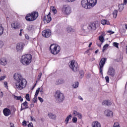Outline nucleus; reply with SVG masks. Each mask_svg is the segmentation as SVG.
<instances>
[{"label":"nucleus","mask_w":127,"mask_h":127,"mask_svg":"<svg viewBox=\"0 0 127 127\" xmlns=\"http://www.w3.org/2000/svg\"><path fill=\"white\" fill-rule=\"evenodd\" d=\"M11 27L12 29H19L20 28V24L17 21H15L11 24Z\"/></svg>","instance_id":"ddd939ff"},{"label":"nucleus","mask_w":127,"mask_h":127,"mask_svg":"<svg viewBox=\"0 0 127 127\" xmlns=\"http://www.w3.org/2000/svg\"><path fill=\"white\" fill-rule=\"evenodd\" d=\"M113 17L116 18L118 15V10H115L113 12Z\"/></svg>","instance_id":"c85d7f7f"},{"label":"nucleus","mask_w":127,"mask_h":127,"mask_svg":"<svg viewBox=\"0 0 127 127\" xmlns=\"http://www.w3.org/2000/svg\"><path fill=\"white\" fill-rule=\"evenodd\" d=\"M13 78L15 80V86L17 90H22L23 88L26 87L27 81L26 79L22 78L20 74L15 73Z\"/></svg>","instance_id":"f257e3e1"},{"label":"nucleus","mask_w":127,"mask_h":127,"mask_svg":"<svg viewBox=\"0 0 127 127\" xmlns=\"http://www.w3.org/2000/svg\"><path fill=\"white\" fill-rule=\"evenodd\" d=\"M0 97H1V98L3 97V93H2V92H0Z\"/></svg>","instance_id":"6e6d98bb"},{"label":"nucleus","mask_w":127,"mask_h":127,"mask_svg":"<svg viewBox=\"0 0 127 127\" xmlns=\"http://www.w3.org/2000/svg\"><path fill=\"white\" fill-rule=\"evenodd\" d=\"M3 42L0 41V48H2V47L3 46Z\"/></svg>","instance_id":"49530a36"},{"label":"nucleus","mask_w":127,"mask_h":127,"mask_svg":"<svg viewBox=\"0 0 127 127\" xmlns=\"http://www.w3.org/2000/svg\"><path fill=\"white\" fill-rule=\"evenodd\" d=\"M40 91V93H42V94H43V88H41Z\"/></svg>","instance_id":"680f3d73"},{"label":"nucleus","mask_w":127,"mask_h":127,"mask_svg":"<svg viewBox=\"0 0 127 127\" xmlns=\"http://www.w3.org/2000/svg\"><path fill=\"white\" fill-rule=\"evenodd\" d=\"M22 125L23 127H26V121H25V120H24L22 123Z\"/></svg>","instance_id":"de8ad7c7"},{"label":"nucleus","mask_w":127,"mask_h":127,"mask_svg":"<svg viewBox=\"0 0 127 127\" xmlns=\"http://www.w3.org/2000/svg\"><path fill=\"white\" fill-rule=\"evenodd\" d=\"M38 17V12H32L27 14L25 18L27 21H33Z\"/></svg>","instance_id":"20e7f679"},{"label":"nucleus","mask_w":127,"mask_h":127,"mask_svg":"<svg viewBox=\"0 0 127 127\" xmlns=\"http://www.w3.org/2000/svg\"><path fill=\"white\" fill-rule=\"evenodd\" d=\"M50 50L52 54H53L54 55H57V54H58V53L60 52L61 48H60V46L58 45L52 44L50 47Z\"/></svg>","instance_id":"39448f33"},{"label":"nucleus","mask_w":127,"mask_h":127,"mask_svg":"<svg viewBox=\"0 0 127 127\" xmlns=\"http://www.w3.org/2000/svg\"><path fill=\"white\" fill-rule=\"evenodd\" d=\"M113 127H120V124L119 123H114Z\"/></svg>","instance_id":"c03bdc74"},{"label":"nucleus","mask_w":127,"mask_h":127,"mask_svg":"<svg viewBox=\"0 0 127 127\" xmlns=\"http://www.w3.org/2000/svg\"><path fill=\"white\" fill-rule=\"evenodd\" d=\"M67 1H69V2H70V1H75V0H66Z\"/></svg>","instance_id":"0e129e2a"},{"label":"nucleus","mask_w":127,"mask_h":127,"mask_svg":"<svg viewBox=\"0 0 127 127\" xmlns=\"http://www.w3.org/2000/svg\"><path fill=\"white\" fill-rule=\"evenodd\" d=\"M12 96L15 100H16L17 101L20 100V102H23V99L21 98V96H17L15 95H13Z\"/></svg>","instance_id":"412c9836"},{"label":"nucleus","mask_w":127,"mask_h":127,"mask_svg":"<svg viewBox=\"0 0 127 127\" xmlns=\"http://www.w3.org/2000/svg\"><path fill=\"white\" fill-rule=\"evenodd\" d=\"M52 11L54 12V13H55V14L57 13V10H56V8H55L54 6L52 7Z\"/></svg>","instance_id":"58836bf2"},{"label":"nucleus","mask_w":127,"mask_h":127,"mask_svg":"<svg viewBox=\"0 0 127 127\" xmlns=\"http://www.w3.org/2000/svg\"><path fill=\"white\" fill-rule=\"evenodd\" d=\"M30 118H31V122H33V121H34V120L33 119V118L32 117V116H31Z\"/></svg>","instance_id":"e2e57ef3"},{"label":"nucleus","mask_w":127,"mask_h":127,"mask_svg":"<svg viewBox=\"0 0 127 127\" xmlns=\"http://www.w3.org/2000/svg\"><path fill=\"white\" fill-rule=\"evenodd\" d=\"M30 108H33V107H34V105L32 104H30Z\"/></svg>","instance_id":"052dcab7"},{"label":"nucleus","mask_w":127,"mask_h":127,"mask_svg":"<svg viewBox=\"0 0 127 127\" xmlns=\"http://www.w3.org/2000/svg\"><path fill=\"white\" fill-rule=\"evenodd\" d=\"M77 118L76 117H74L72 119V122L73 123H74V124H76V123H77Z\"/></svg>","instance_id":"a18cd8bd"},{"label":"nucleus","mask_w":127,"mask_h":127,"mask_svg":"<svg viewBox=\"0 0 127 127\" xmlns=\"http://www.w3.org/2000/svg\"><path fill=\"white\" fill-rule=\"evenodd\" d=\"M5 78V76H2L0 77V81H3V80H4V79Z\"/></svg>","instance_id":"8fccbe9b"},{"label":"nucleus","mask_w":127,"mask_h":127,"mask_svg":"<svg viewBox=\"0 0 127 127\" xmlns=\"http://www.w3.org/2000/svg\"><path fill=\"white\" fill-rule=\"evenodd\" d=\"M48 116L50 119H52V120H55L56 119V115L51 113H49Z\"/></svg>","instance_id":"393cba45"},{"label":"nucleus","mask_w":127,"mask_h":127,"mask_svg":"<svg viewBox=\"0 0 127 127\" xmlns=\"http://www.w3.org/2000/svg\"><path fill=\"white\" fill-rule=\"evenodd\" d=\"M69 66L70 69L74 72H78L79 71V65L76 61H71L69 63Z\"/></svg>","instance_id":"423d86ee"},{"label":"nucleus","mask_w":127,"mask_h":127,"mask_svg":"<svg viewBox=\"0 0 127 127\" xmlns=\"http://www.w3.org/2000/svg\"><path fill=\"white\" fill-rule=\"evenodd\" d=\"M42 35L44 37L48 38V37H50L51 36V30L50 29L45 30L42 32Z\"/></svg>","instance_id":"9d476101"},{"label":"nucleus","mask_w":127,"mask_h":127,"mask_svg":"<svg viewBox=\"0 0 127 127\" xmlns=\"http://www.w3.org/2000/svg\"><path fill=\"white\" fill-rule=\"evenodd\" d=\"M106 61H107V59L106 58H103L101 59L100 62H99V72L101 74V75H103V68H104V66L105 65V64H106Z\"/></svg>","instance_id":"1a4fd4ad"},{"label":"nucleus","mask_w":127,"mask_h":127,"mask_svg":"<svg viewBox=\"0 0 127 127\" xmlns=\"http://www.w3.org/2000/svg\"><path fill=\"white\" fill-rule=\"evenodd\" d=\"M33 27V26L31 25L27 27V29L29 30V31H31L32 30V28Z\"/></svg>","instance_id":"ea45409f"},{"label":"nucleus","mask_w":127,"mask_h":127,"mask_svg":"<svg viewBox=\"0 0 127 127\" xmlns=\"http://www.w3.org/2000/svg\"><path fill=\"white\" fill-rule=\"evenodd\" d=\"M107 47H109V44H106L105 45L103 46L102 52H105V50H106V48H107Z\"/></svg>","instance_id":"4c0bfd02"},{"label":"nucleus","mask_w":127,"mask_h":127,"mask_svg":"<svg viewBox=\"0 0 127 127\" xmlns=\"http://www.w3.org/2000/svg\"><path fill=\"white\" fill-rule=\"evenodd\" d=\"M10 127H14V125L12 123H10Z\"/></svg>","instance_id":"4d7b16f0"},{"label":"nucleus","mask_w":127,"mask_h":127,"mask_svg":"<svg viewBox=\"0 0 127 127\" xmlns=\"http://www.w3.org/2000/svg\"><path fill=\"white\" fill-rule=\"evenodd\" d=\"M67 31L68 32V33H69V32H72L74 31V30L72 28V27H68L67 28Z\"/></svg>","instance_id":"7c9ffc66"},{"label":"nucleus","mask_w":127,"mask_h":127,"mask_svg":"<svg viewBox=\"0 0 127 127\" xmlns=\"http://www.w3.org/2000/svg\"><path fill=\"white\" fill-rule=\"evenodd\" d=\"M22 105L25 107L23 108L22 106H21L20 111H23V110L28 109V102H27V101H25L23 104H22Z\"/></svg>","instance_id":"a211bd4d"},{"label":"nucleus","mask_w":127,"mask_h":127,"mask_svg":"<svg viewBox=\"0 0 127 127\" xmlns=\"http://www.w3.org/2000/svg\"><path fill=\"white\" fill-rule=\"evenodd\" d=\"M52 20L51 17L50 16V13L47 16V23H49L50 21Z\"/></svg>","instance_id":"cd10ccee"},{"label":"nucleus","mask_w":127,"mask_h":127,"mask_svg":"<svg viewBox=\"0 0 127 127\" xmlns=\"http://www.w3.org/2000/svg\"><path fill=\"white\" fill-rule=\"evenodd\" d=\"M91 46H92V42L90 43V44H89L88 47H91Z\"/></svg>","instance_id":"69168bd1"},{"label":"nucleus","mask_w":127,"mask_h":127,"mask_svg":"<svg viewBox=\"0 0 127 127\" xmlns=\"http://www.w3.org/2000/svg\"><path fill=\"white\" fill-rule=\"evenodd\" d=\"M32 59V56L31 54H28L24 55L21 57L20 62L23 65H29L31 63Z\"/></svg>","instance_id":"7ed1b4c3"},{"label":"nucleus","mask_w":127,"mask_h":127,"mask_svg":"<svg viewBox=\"0 0 127 127\" xmlns=\"http://www.w3.org/2000/svg\"><path fill=\"white\" fill-rule=\"evenodd\" d=\"M107 74L109 76H111V77H114L115 76V69L113 66H110L108 68V70L107 71Z\"/></svg>","instance_id":"f8f14e48"},{"label":"nucleus","mask_w":127,"mask_h":127,"mask_svg":"<svg viewBox=\"0 0 127 127\" xmlns=\"http://www.w3.org/2000/svg\"><path fill=\"white\" fill-rule=\"evenodd\" d=\"M3 113L5 117H8V116L10 115L11 114V112H10V110L8 108H5L3 110Z\"/></svg>","instance_id":"2eb2a0df"},{"label":"nucleus","mask_w":127,"mask_h":127,"mask_svg":"<svg viewBox=\"0 0 127 127\" xmlns=\"http://www.w3.org/2000/svg\"><path fill=\"white\" fill-rule=\"evenodd\" d=\"M47 17H46V16H44L43 17V21H45V20H47Z\"/></svg>","instance_id":"603ef678"},{"label":"nucleus","mask_w":127,"mask_h":127,"mask_svg":"<svg viewBox=\"0 0 127 127\" xmlns=\"http://www.w3.org/2000/svg\"><path fill=\"white\" fill-rule=\"evenodd\" d=\"M24 44L22 43H18L16 45V50L17 52H22Z\"/></svg>","instance_id":"9b49d317"},{"label":"nucleus","mask_w":127,"mask_h":127,"mask_svg":"<svg viewBox=\"0 0 127 127\" xmlns=\"http://www.w3.org/2000/svg\"><path fill=\"white\" fill-rule=\"evenodd\" d=\"M0 65H2L3 66H5V65L7 64V62L6 61V59H4V58H1L0 60Z\"/></svg>","instance_id":"6ab92c4d"},{"label":"nucleus","mask_w":127,"mask_h":127,"mask_svg":"<svg viewBox=\"0 0 127 127\" xmlns=\"http://www.w3.org/2000/svg\"><path fill=\"white\" fill-rule=\"evenodd\" d=\"M95 60V58H93L92 59H90V61H94Z\"/></svg>","instance_id":"774afa93"},{"label":"nucleus","mask_w":127,"mask_h":127,"mask_svg":"<svg viewBox=\"0 0 127 127\" xmlns=\"http://www.w3.org/2000/svg\"><path fill=\"white\" fill-rule=\"evenodd\" d=\"M113 46L116 47V48H119V43L117 42H114Z\"/></svg>","instance_id":"a19ab883"},{"label":"nucleus","mask_w":127,"mask_h":127,"mask_svg":"<svg viewBox=\"0 0 127 127\" xmlns=\"http://www.w3.org/2000/svg\"><path fill=\"white\" fill-rule=\"evenodd\" d=\"M33 103H36L37 102V96H34V98L33 99Z\"/></svg>","instance_id":"37998d69"},{"label":"nucleus","mask_w":127,"mask_h":127,"mask_svg":"<svg viewBox=\"0 0 127 127\" xmlns=\"http://www.w3.org/2000/svg\"><path fill=\"white\" fill-rule=\"evenodd\" d=\"M88 28L89 30H96V29H97V24L95 23L90 24Z\"/></svg>","instance_id":"4468645a"},{"label":"nucleus","mask_w":127,"mask_h":127,"mask_svg":"<svg viewBox=\"0 0 127 127\" xmlns=\"http://www.w3.org/2000/svg\"><path fill=\"white\" fill-rule=\"evenodd\" d=\"M71 118H72V115L70 114L65 119V123H66V125L68 124V123H69V120H71Z\"/></svg>","instance_id":"bb28decb"},{"label":"nucleus","mask_w":127,"mask_h":127,"mask_svg":"<svg viewBox=\"0 0 127 127\" xmlns=\"http://www.w3.org/2000/svg\"><path fill=\"white\" fill-rule=\"evenodd\" d=\"M97 0H82L81 5L86 9L91 8V6H95L97 4Z\"/></svg>","instance_id":"f03ea898"},{"label":"nucleus","mask_w":127,"mask_h":127,"mask_svg":"<svg viewBox=\"0 0 127 127\" xmlns=\"http://www.w3.org/2000/svg\"><path fill=\"white\" fill-rule=\"evenodd\" d=\"M127 0H124V4L122 3L119 5V9L120 12L123 11V9L124 8V4H127Z\"/></svg>","instance_id":"f3484780"},{"label":"nucleus","mask_w":127,"mask_h":127,"mask_svg":"<svg viewBox=\"0 0 127 127\" xmlns=\"http://www.w3.org/2000/svg\"><path fill=\"white\" fill-rule=\"evenodd\" d=\"M39 92H40V88H38V89L36 90L35 97H37L38 96V94H39Z\"/></svg>","instance_id":"e433bc0d"},{"label":"nucleus","mask_w":127,"mask_h":127,"mask_svg":"<svg viewBox=\"0 0 127 127\" xmlns=\"http://www.w3.org/2000/svg\"><path fill=\"white\" fill-rule=\"evenodd\" d=\"M108 33H110V34H114V33H115V32H113L112 31H108Z\"/></svg>","instance_id":"5fc2aeb1"},{"label":"nucleus","mask_w":127,"mask_h":127,"mask_svg":"<svg viewBox=\"0 0 127 127\" xmlns=\"http://www.w3.org/2000/svg\"><path fill=\"white\" fill-rule=\"evenodd\" d=\"M104 114L106 116V117H113L114 115V114L113 113V111L109 110H105Z\"/></svg>","instance_id":"dca6fc26"},{"label":"nucleus","mask_w":127,"mask_h":127,"mask_svg":"<svg viewBox=\"0 0 127 127\" xmlns=\"http://www.w3.org/2000/svg\"><path fill=\"white\" fill-rule=\"evenodd\" d=\"M55 97L58 103H62L65 99V96L59 91L56 92Z\"/></svg>","instance_id":"0eeeda50"},{"label":"nucleus","mask_w":127,"mask_h":127,"mask_svg":"<svg viewBox=\"0 0 127 127\" xmlns=\"http://www.w3.org/2000/svg\"><path fill=\"white\" fill-rule=\"evenodd\" d=\"M92 127H101V124L99 123L98 121H95L94 122H93L92 124Z\"/></svg>","instance_id":"4be33fe9"},{"label":"nucleus","mask_w":127,"mask_h":127,"mask_svg":"<svg viewBox=\"0 0 127 127\" xmlns=\"http://www.w3.org/2000/svg\"><path fill=\"white\" fill-rule=\"evenodd\" d=\"M79 74H80V78H83L84 77V71L83 70H80L79 71Z\"/></svg>","instance_id":"c9c22d12"},{"label":"nucleus","mask_w":127,"mask_h":127,"mask_svg":"<svg viewBox=\"0 0 127 127\" xmlns=\"http://www.w3.org/2000/svg\"><path fill=\"white\" fill-rule=\"evenodd\" d=\"M25 99L27 101H28V102L30 101V98L29 94H26Z\"/></svg>","instance_id":"2f4dec72"},{"label":"nucleus","mask_w":127,"mask_h":127,"mask_svg":"<svg viewBox=\"0 0 127 127\" xmlns=\"http://www.w3.org/2000/svg\"><path fill=\"white\" fill-rule=\"evenodd\" d=\"M72 9L71 7L68 4L64 5L62 8V12L64 14H70L71 12Z\"/></svg>","instance_id":"6e6552de"},{"label":"nucleus","mask_w":127,"mask_h":127,"mask_svg":"<svg viewBox=\"0 0 127 127\" xmlns=\"http://www.w3.org/2000/svg\"><path fill=\"white\" fill-rule=\"evenodd\" d=\"M105 80L106 81V83H109L110 82V77L108 76H106Z\"/></svg>","instance_id":"79ce46f5"},{"label":"nucleus","mask_w":127,"mask_h":127,"mask_svg":"<svg viewBox=\"0 0 127 127\" xmlns=\"http://www.w3.org/2000/svg\"><path fill=\"white\" fill-rule=\"evenodd\" d=\"M78 99L79 100H81V101H83V98H82L81 96H78Z\"/></svg>","instance_id":"bf43d9fd"},{"label":"nucleus","mask_w":127,"mask_h":127,"mask_svg":"<svg viewBox=\"0 0 127 127\" xmlns=\"http://www.w3.org/2000/svg\"><path fill=\"white\" fill-rule=\"evenodd\" d=\"M58 85H61V84H63L64 83V80L63 79H59L57 81Z\"/></svg>","instance_id":"72a5a7b5"},{"label":"nucleus","mask_w":127,"mask_h":127,"mask_svg":"<svg viewBox=\"0 0 127 127\" xmlns=\"http://www.w3.org/2000/svg\"><path fill=\"white\" fill-rule=\"evenodd\" d=\"M38 100L41 102V103H43V99L40 97H38Z\"/></svg>","instance_id":"09e8293b"},{"label":"nucleus","mask_w":127,"mask_h":127,"mask_svg":"<svg viewBox=\"0 0 127 127\" xmlns=\"http://www.w3.org/2000/svg\"><path fill=\"white\" fill-rule=\"evenodd\" d=\"M26 39H28L29 38V36L28 35H25Z\"/></svg>","instance_id":"13d9d810"},{"label":"nucleus","mask_w":127,"mask_h":127,"mask_svg":"<svg viewBox=\"0 0 127 127\" xmlns=\"http://www.w3.org/2000/svg\"><path fill=\"white\" fill-rule=\"evenodd\" d=\"M28 127H33V124L32 123H29L28 125Z\"/></svg>","instance_id":"3c124183"},{"label":"nucleus","mask_w":127,"mask_h":127,"mask_svg":"<svg viewBox=\"0 0 127 127\" xmlns=\"http://www.w3.org/2000/svg\"><path fill=\"white\" fill-rule=\"evenodd\" d=\"M102 105H104L106 106H111L112 105V102H111V101H110L109 100H105L104 101H103V102L102 103Z\"/></svg>","instance_id":"5701e85b"},{"label":"nucleus","mask_w":127,"mask_h":127,"mask_svg":"<svg viewBox=\"0 0 127 127\" xmlns=\"http://www.w3.org/2000/svg\"><path fill=\"white\" fill-rule=\"evenodd\" d=\"M73 115H74L75 117L78 116L79 119H82L83 118V116L82 114L76 111H73Z\"/></svg>","instance_id":"aec40b11"},{"label":"nucleus","mask_w":127,"mask_h":127,"mask_svg":"<svg viewBox=\"0 0 127 127\" xmlns=\"http://www.w3.org/2000/svg\"><path fill=\"white\" fill-rule=\"evenodd\" d=\"M99 40L101 42V43H103V42L105 41V39H104V36L102 35L99 37Z\"/></svg>","instance_id":"c756f323"},{"label":"nucleus","mask_w":127,"mask_h":127,"mask_svg":"<svg viewBox=\"0 0 127 127\" xmlns=\"http://www.w3.org/2000/svg\"><path fill=\"white\" fill-rule=\"evenodd\" d=\"M3 31H4V28L2 27V25L0 24V36L3 34Z\"/></svg>","instance_id":"a878e982"},{"label":"nucleus","mask_w":127,"mask_h":127,"mask_svg":"<svg viewBox=\"0 0 127 127\" xmlns=\"http://www.w3.org/2000/svg\"><path fill=\"white\" fill-rule=\"evenodd\" d=\"M73 87L74 88V89H76L79 87V82H75L74 84H73Z\"/></svg>","instance_id":"473e14b6"},{"label":"nucleus","mask_w":127,"mask_h":127,"mask_svg":"<svg viewBox=\"0 0 127 127\" xmlns=\"http://www.w3.org/2000/svg\"><path fill=\"white\" fill-rule=\"evenodd\" d=\"M101 22V24H103V25H106V24H107V25H109L110 24V22L108 21V20H106V19L102 20Z\"/></svg>","instance_id":"b1692460"},{"label":"nucleus","mask_w":127,"mask_h":127,"mask_svg":"<svg viewBox=\"0 0 127 127\" xmlns=\"http://www.w3.org/2000/svg\"><path fill=\"white\" fill-rule=\"evenodd\" d=\"M98 52H99V50H97L96 51H95V54H97V53H98Z\"/></svg>","instance_id":"338daca9"},{"label":"nucleus","mask_w":127,"mask_h":127,"mask_svg":"<svg viewBox=\"0 0 127 127\" xmlns=\"http://www.w3.org/2000/svg\"><path fill=\"white\" fill-rule=\"evenodd\" d=\"M4 86L5 87V88H7V82H4Z\"/></svg>","instance_id":"864d4df0"},{"label":"nucleus","mask_w":127,"mask_h":127,"mask_svg":"<svg viewBox=\"0 0 127 127\" xmlns=\"http://www.w3.org/2000/svg\"><path fill=\"white\" fill-rule=\"evenodd\" d=\"M42 76V73L40 72L38 76V78L36 80V82H38V81H39V80L41 79Z\"/></svg>","instance_id":"f704fd0d"}]
</instances>
